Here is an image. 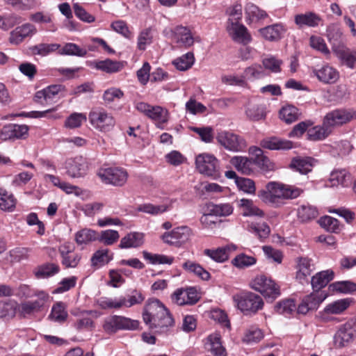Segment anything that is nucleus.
I'll list each match as a JSON object with an SVG mask.
<instances>
[{"label":"nucleus","instance_id":"nucleus-59","mask_svg":"<svg viewBox=\"0 0 356 356\" xmlns=\"http://www.w3.org/2000/svg\"><path fill=\"white\" fill-rule=\"evenodd\" d=\"M22 21V18L20 16L15 14L6 16L0 15V28L3 30H8Z\"/></svg>","mask_w":356,"mask_h":356},{"label":"nucleus","instance_id":"nucleus-38","mask_svg":"<svg viewBox=\"0 0 356 356\" xmlns=\"http://www.w3.org/2000/svg\"><path fill=\"white\" fill-rule=\"evenodd\" d=\"M352 298H343L329 304L325 308L327 314H339L345 311L352 303Z\"/></svg>","mask_w":356,"mask_h":356},{"label":"nucleus","instance_id":"nucleus-35","mask_svg":"<svg viewBox=\"0 0 356 356\" xmlns=\"http://www.w3.org/2000/svg\"><path fill=\"white\" fill-rule=\"evenodd\" d=\"M143 256L145 260L148 261L151 264L153 265H171L175 260V258L172 256H168L161 254H152L147 251H143Z\"/></svg>","mask_w":356,"mask_h":356},{"label":"nucleus","instance_id":"nucleus-58","mask_svg":"<svg viewBox=\"0 0 356 356\" xmlns=\"http://www.w3.org/2000/svg\"><path fill=\"white\" fill-rule=\"evenodd\" d=\"M256 261L255 257L242 253L236 256L232 263L238 268H245L255 264Z\"/></svg>","mask_w":356,"mask_h":356},{"label":"nucleus","instance_id":"nucleus-33","mask_svg":"<svg viewBox=\"0 0 356 356\" xmlns=\"http://www.w3.org/2000/svg\"><path fill=\"white\" fill-rule=\"evenodd\" d=\"M17 200L12 193L0 187V209L5 211H13L16 206Z\"/></svg>","mask_w":356,"mask_h":356},{"label":"nucleus","instance_id":"nucleus-21","mask_svg":"<svg viewBox=\"0 0 356 356\" xmlns=\"http://www.w3.org/2000/svg\"><path fill=\"white\" fill-rule=\"evenodd\" d=\"M175 34L177 42L186 47L192 46L195 41L200 42V38L199 37H193L191 30L185 26H177L175 29Z\"/></svg>","mask_w":356,"mask_h":356},{"label":"nucleus","instance_id":"nucleus-60","mask_svg":"<svg viewBox=\"0 0 356 356\" xmlns=\"http://www.w3.org/2000/svg\"><path fill=\"white\" fill-rule=\"evenodd\" d=\"M296 309V304L293 300L287 299L280 301L275 306L277 313L284 315L291 314Z\"/></svg>","mask_w":356,"mask_h":356},{"label":"nucleus","instance_id":"nucleus-51","mask_svg":"<svg viewBox=\"0 0 356 356\" xmlns=\"http://www.w3.org/2000/svg\"><path fill=\"white\" fill-rule=\"evenodd\" d=\"M245 113L247 117L251 120H259L265 117L264 106L251 102L248 103Z\"/></svg>","mask_w":356,"mask_h":356},{"label":"nucleus","instance_id":"nucleus-7","mask_svg":"<svg viewBox=\"0 0 356 356\" xmlns=\"http://www.w3.org/2000/svg\"><path fill=\"white\" fill-rule=\"evenodd\" d=\"M196 168L200 173L208 177H218L219 161L212 154H200L195 159Z\"/></svg>","mask_w":356,"mask_h":356},{"label":"nucleus","instance_id":"nucleus-19","mask_svg":"<svg viewBox=\"0 0 356 356\" xmlns=\"http://www.w3.org/2000/svg\"><path fill=\"white\" fill-rule=\"evenodd\" d=\"M286 31V29L282 24H275L259 30L262 37L269 41H277L280 40Z\"/></svg>","mask_w":356,"mask_h":356},{"label":"nucleus","instance_id":"nucleus-18","mask_svg":"<svg viewBox=\"0 0 356 356\" xmlns=\"http://www.w3.org/2000/svg\"><path fill=\"white\" fill-rule=\"evenodd\" d=\"M145 242V235L143 233L132 232L120 240L119 248L121 249L138 248L141 247Z\"/></svg>","mask_w":356,"mask_h":356},{"label":"nucleus","instance_id":"nucleus-16","mask_svg":"<svg viewBox=\"0 0 356 356\" xmlns=\"http://www.w3.org/2000/svg\"><path fill=\"white\" fill-rule=\"evenodd\" d=\"M355 337V330L351 323H346L340 327L334 335V343L337 347H344L352 342Z\"/></svg>","mask_w":356,"mask_h":356},{"label":"nucleus","instance_id":"nucleus-17","mask_svg":"<svg viewBox=\"0 0 356 356\" xmlns=\"http://www.w3.org/2000/svg\"><path fill=\"white\" fill-rule=\"evenodd\" d=\"M312 74L319 81L326 84L335 83L339 76L337 70L329 65H324L319 68H314Z\"/></svg>","mask_w":356,"mask_h":356},{"label":"nucleus","instance_id":"nucleus-11","mask_svg":"<svg viewBox=\"0 0 356 356\" xmlns=\"http://www.w3.org/2000/svg\"><path fill=\"white\" fill-rule=\"evenodd\" d=\"M192 234L191 229L187 226L178 227L171 232H165L161 239L165 243L180 247L188 241Z\"/></svg>","mask_w":356,"mask_h":356},{"label":"nucleus","instance_id":"nucleus-62","mask_svg":"<svg viewBox=\"0 0 356 356\" xmlns=\"http://www.w3.org/2000/svg\"><path fill=\"white\" fill-rule=\"evenodd\" d=\"M120 235L118 231L108 229L102 232L101 234H98V238L100 242L106 245H111L115 243L119 238Z\"/></svg>","mask_w":356,"mask_h":356},{"label":"nucleus","instance_id":"nucleus-48","mask_svg":"<svg viewBox=\"0 0 356 356\" xmlns=\"http://www.w3.org/2000/svg\"><path fill=\"white\" fill-rule=\"evenodd\" d=\"M60 45L56 43L47 44L40 43L31 48V52L34 55H40L42 56H47L58 49H60Z\"/></svg>","mask_w":356,"mask_h":356},{"label":"nucleus","instance_id":"nucleus-43","mask_svg":"<svg viewBox=\"0 0 356 356\" xmlns=\"http://www.w3.org/2000/svg\"><path fill=\"white\" fill-rule=\"evenodd\" d=\"M98 238V233L90 229H82L75 234V241L77 244H87Z\"/></svg>","mask_w":356,"mask_h":356},{"label":"nucleus","instance_id":"nucleus-53","mask_svg":"<svg viewBox=\"0 0 356 356\" xmlns=\"http://www.w3.org/2000/svg\"><path fill=\"white\" fill-rule=\"evenodd\" d=\"M229 248H219L216 250L206 249L204 251V254L211 258L217 262H224L229 258Z\"/></svg>","mask_w":356,"mask_h":356},{"label":"nucleus","instance_id":"nucleus-47","mask_svg":"<svg viewBox=\"0 0 356 356\" xmlns=\"http://www.w3.org/2000/svg\"><path fill=\"white\" fill-rule=\"evenodd\" d=\"M152 120L159 123H165L168 121V111L159 106H152L148 115H147Z\"/></svg>","mask_w":356,"mask_h":356},{"label":"nucleus","instance_id":"nucleus-40","mask_svg":"<svg viewBox=\"0 0 356 356\" xmlns=\"http://www.w3.org/2000/svg\"><path fill=\"white\" fill-rule=\"evenodd\" d=\"M318 214L316 208L309 204L301 205L298 209V217L303 222L312 220Z\"/></svg>","mask_w":356,"mask_h":356},{"label":"nucleus","instance_id":"nucleus-56","mask_svg":"<svg viewBox=\"0 0 356 356\" xmlns=\"http://www.w3.org/2000/svg\"><path fill=\"white\" fill-rule=\"evenodd\" d=\"M245 13L247 18L249 20H259L261 19H264L267 16L266 13L261 10L256 5L248 3L246 4L245 8Z\"/></svg>","mask_w":356,"mask_h":356},{"label":"nucleus","instance_id":"nucleus-5","mask_svg":"<svg viewBox=\"0 0 356 356\" xmlns=\"http://www.w3.org/2000/svg\"><path fill=\"white\" fill-rule=\"evenodd\" d=\"M250 285L252 289L270 300H274L280 295V286L271 278L264 275L257 276Z\"/></svg>","mask_w":356,"mask_h":356},{"label":"nucleus","instance_id":"nucleus-42","mask_svg":"<svg viewBox=\"0 0 356 356\" xmlns=\"http://www.w3.org/2000/svg\"><path fill=\"white\" fill-rule=\"evenodd\" d=\"M247 229L260 240L268 238L270 232V229L266 222H252L248 225Z\"/></svg>","mask_w":356,"mask_h":356},{"label":"nucleus","instance_id":"nucleus-6","mask_svg":"<svg viewBox=\"0 0 356 356\" xmlns=\"http://www.w3.org/2000/svg\"><path fill=\"white\" fill-rule=\"evenodd\" d=\"M324 120L332 131L356 119V111L353 109L337 108L325 114Z\"/></svg>","mask_w":356,"mask_h":356},{"label":"nucleus","instance_id":"nucleus-9","mask_svg":"<svg viewBox=\"0 0 356 356\" xmlns=\"http://www.w3.org/2000/svg\"><path fill=\"white\" fill-rule=\"evenodd\" d=\"M37 299L27 301L17 305V311L22 317L31 315L41 310L44 305L49 300V296L44 291H37L34 293Z\"/></svg>","mask_w":356,"mask_h":356},{"label":"nucleus","instance_id":"nucleus-36","mask_svg":"<svg viewBox=\"0 0 356 356\" xmlns=\"http://www.w3.org/2000/svg\"><path fill=\"white\" fill-rule=\"evenodd\" d=\"M60 270L59 266L53 263H47L38 266L34 270V274L37 278H45L53 276Z\"/></svg>","mask_w":356,"mask_h":356},{"label":"nucleus","instance_id":"nucleus-44","mask_svg":"<svg viewBox=\"0 0 356 356\" xmlns=\"http://www.w3.org/2000/svg\"><path fill=\"white\" fill-rule=\"evenodd\" d=\"M239 206L243 208V215L245 216H264V212L254 205L252 200L243 198L239 200Z\"/></svg>","mask_w":356,"mask_h":356},{"label":"nucleus","instance_id":"nucleus-22","mask_svg":"<svg viewBox=\"0 0 356 356\" xmlns=\"http://www.w3.org/2000/svg\"><path fill=\"white\" fill-rule=\"evenodd\" d=\"M260 145L270 150L289 149L293 147L291 141L277 137L265 138L260 141Z\"/></svg>","mask_w":356,"mask_h":356},{"label":"nucleus","instance_id":"nucleus-10","mask_svg":"<svg viewBox=\"0 0 356 356\" xmlns=\"http://www.w3.org/2000/svg\"><path fill=\"white\" fill-rule=\"evenodd\" d=\"M90 124L101 131H108L115 126V120L111 113L104 109H96L89 113Z\"/></svg>","mask_w":356,"mask_h":356},{"label":"nucleus","instance_id":"nucleus-29","mask_svg":"<svg viewBox=\"0 0 356 356\" xmlns=\"http://www.w3.org/2000/svg\"><path fill=\"white\" fill-rule=\"evenodd\" d=\"M312 259L307 257H300L298 261V271L296 273V278L302 282L307 280L312 272Z\"/></svg>","mask_w":356,"mask_h":356},{"label":"nucleus","instance_id":"nucleus-3","mask_svg":"<svg viewBox=\"0 0 356 356\" xmlns=\"http://www.w3.org/2000/svg\"><path fill=\"white\" fill-rule=\"evenodd\" d=\"M237 308L245 314H255L264 307L261 296L251 291H242L233 296Z\"/></svg>","mask_w":356,"mask_h":356},{"label":"nucleus","instance_id":"nucleus-1","mask_svg":"<svg viewBox=\"0 0 356 356\" xmlns=\"http://www.w3.org/2000/svg\"><path fill=\"white\" fill-rule=\"evenodd\" d=\"M143 321L152 330L156 332H163L169 327L173 326L174 319L169 310L156 298L149 299L143 312Z\"/></svg>","mask_w":356,"mask_h":356},{"label":"nucleus","instance_id":"nucleus-57","mask_svg":"<svg viewBox=\"0 0 356 356\" xmlns=\"http://www.w3.org/2000/svg\"><path fill=\"white\" fill-rule=\"evenodd\" d=\"M153 42V34L151 28H147L141 31L138 37V48L140 50H145L147 45Z\"/></svg>","mask_w":356,"mask_h":356},{"label":"nucleus","instance_id":"nucleus-23","mask_svg":"<svg viewBox=\"0 0 356 356\" xmlns=\"http://www.w3.org/2000/svg\"><path fill=\"white\" fill-rule=\"evenodd\" d=\"M294 20L299 28H302L303 26L316 27L322 22L321 17L312 12L296 15Z\"/></svg>","mask_w":356,"mask_h":356},{"label":"nucleus","instance_id":"nucleus-25","mask_svg":"<svg viewBox=\"0 0 356 356\" xmlns=\"http://www.w3.org/2000/svg\"><path fill=\"white\" fill-rule=\"evenodd\" d=\"M332 131L323 118L322 125L309 127L307 132V139L312 141L323 140L328 137Z\"/></svg>","mask_w":356,"mask_h":356},{"label":"nucleus","instance_id":"nucleus-12","mask_svg":"<svg viewBox=\"0 0 356 356\" xmlns=\"http://www.w3.org/2000/svg\"><path fill=\"white\" fill-rule=\"evenodd\" d=\"M98 175L103 182L118 186L124 185L128 177L127 171L120 168L101 169Z\"/></svg>","mask_w":356,"mask_h":356},{"label":"nucleus","instance_id":"nucleus-39","mask_svg":"<svg viewBox=\"0 0 356 356\" xmlns=\"http://www.w3.org/2000/svg\"><path fill=\"white\" fill-rule=\"evenodd\" d=\"M113 259V254H109L108 249H102L96 251L91 258L92 266L99 268L107 264Z\"/></svg>","mask_w":356,"mask_h":356},{"label":"nucleus","instance_id":"nucleus-31","mask_svg":"<svg viewBox=\"0 0 356 356\" xmlns=\"http://www.w3.org/2000/svg\"><path fill=\"white\" fill-rule=\"evenodd\" d=\"M94 66L96 69L106 73H115L120 71L122 68V65L120 62L109 58L104 60L95 61Z\"/></svg>","mask_w":356,"mask_h":356},{"label":"nucleus","instance_id":"nucleus-55","mask_svg":"<svg viewBox=\"0 0 356 356\" xmlns=\"http://www.w3.org/2000/svg\"><path fill=\"white\" fill-rule=\"evenodd\" d=\"M325 292L314 291L310 295L305 296L303 299L312 310L316 309L319 305L327 298Z\"/></svg>","mask_w":356,"mask_h":356},{"label":"nucleus","instance_id":"nucleus-34","mask_svg":"<svg viewBox=\"0 0 356 356\" xmlns=\"http://www.w3.org/2000/svg\"><path fill=\"white\" fill-rule=\"evenodd\" d=\"M67 316L68 314L66 310L65 304L58 302L53 305L49 318L55 322L62 323L67 320Z\"/></svg>","mask_w":356,"mask_h":356},{"label":"nucleus","instance_id":"nucleus-13","mask_svg":"<svg viewBox=\"0 0 356 356\" xmlns=\"http://www.w3.org/2000/svg\"><path fill=\"white\" fill-rule=\"evenodd\" d=\"M66 173L72 178H79L86 175L88 163L85 158L78 156L67 159L65 163Z\"/></svg>","mask_w":356,"mask_h":356},{"label":"nucleus","instance_id":"nucleus-2","mask_svg":"<svg viewBox=\"0 0 356 356\" xmlns=\"http://www.w3.org/2000/svg\"><path fill=\"white\" fill-rule=\"evenodd\" d=\"M302 193V189L294 186L270 181L265 189L259 191L258 196L266 204L279 206L282 200L297 198Z\"/></svg>","mask_w":356,"mask_h":356},{"label":"nucleus","instance_id":"nucleus-24","mask_svg":"<svg viewBox=\"0 0 356 356\" xmlns=\"http://www.w3.org/2000/svg\"><path fill=\"white\" fill-rule=\"evenodd\" d=\"M229 162L237 171L243 175H250L253 172L254 161L246 156H234Z\"/></svg>","mask_w":356,"mask_h":356},{"label":"nucleus","instance_id":"nucleus-41","mask_svg":"<svg viewBox=\"0 0 356 356\" xmlns=\"http://www.w3.org/2000/svg\"><path fill=\"white\" fill-rule=\"evenodd\" d=\"M182 266L187 272L193 273L203 280H208L210 278L209 273L197 263L187 261Z\"/></svg>","mask_w":356,"mask_h":356},{"label":"nucleus","instance_id":"nucleus-54","mask_svg":"<svg viewBox=\"0 0 356 356\" xmlns=\"http://www.w3.org/2000/svg\"><path fill=\"white\" fill-rule=\"evenodd\" d=\"M329 289L332 291L349 293L356 291V284L350 281L336 282L331 284Z\"/></svg>","mask_w":356,"mask_h":356},{"label":"nucleus","instance_id":"nucleus-49","mask_svg":"<svg viewBox=\"0 0 356 356\" xmlns=\"http://www.w3.org/2000/svg\"><path fill=\"white\" fill-rule=\"evenodd\" d=\"M298 109L293 106L283 107L280 111V118L288 124L295 122L299 118Z\"/></svg>","mask_w":356,"mask_h":356},{"label":"nucleus","instance_id":"nucleus-64","mask_svg":"<svg viewBox=\"0 0 356 356\" xmlns=\"http://www.w3.org/2000/svg\"><path fill=\"white\" fill-rule=\"evenodd\" d=\"M86 121V116L84 114L74 113L67 118L65 126L70 129H74L79 127Z\"/></svg>","mask_w":356,"mask_h":356},{"label":"nucleus","instance_id":"nucleus-52","mask_svg":"<svg viewBox=\"0 0 356 356\" xmlns=\"http://www.w3.org/2000/svg\"><path fill=\"white\" fill-rule=\"evenodd\" d=\"M59 54L61 55L76 56L79 57H84L87 54V50L79 47L74 43H66L60 50Z\"/></svg>","mask_w":356,"mask_h":356},{"label":"nucleus","instance_id":"nucleus-46","mask_svg":"<svg viewBox=\"0 0 356 356\" xmlns=\"http://www.w3.org/2000/svg\"><path fill=\"white\" fill-rule=\"evenodd\" d=\"M350 180V175L346 170H334L331 172L330 176V181L332 183V186H348Z\"/></svg>","mask_w":356,"mask_h":356},{"label":"nucleus","instance_id":"nucleus-45","mask_svg":"<svg viewBox=\"0 0 356 356\" xmlns=\"http://www.w3.org/2000/svg\"><path fill=\"white\" fill-rule=\"evenodd\" d=\"M195 62L194 54L192 52H188L186 54L176 58L172 61V64L180 71H185L192 67Z\"/></svg>","mask_w":356,"mask_h":356},{"label":"nucleus","instance_id":"nucleus-4","mask_svg":"<svg viewBox=\"0 0 356 356\" xmlns=\"http://www.w3.org/2000/svg\"><path fill=\"white\" fill-rule=\"evenodd\" d=\"M216 138L219 145L230 152H243L247 147L246 141L243 137L229 131H218Z\"/></svg>","mask_w":356,"mask_h":356},{"label":"nucleus","instance_id":"nucleus-26","mask_svg":"<svg viewBox=\"0 0 356 356\" xmlns=\"http://www.w3.org/2000/svg\"><path fill=\"white\" fill-rule=\"evenodd\" d=\"M36 29L35 26L29 23L24 24L21 26L17 27L11 32L10 41L11 43L19 44L22 40L32 34L35 33Z\"/></svg>","mask_w":356,"mask_h":356},{"label":"nucleus","instance_id":"nucleus-50","mask_svg":"<svg viewBox=\"0 0 356 356\" xmlns=\"http://www.w3.org/2000/svg\"><path fill=\"white\" fill-rule=\"evenodd\" d=\"M336 55L350 68H353L356 62V51L347 49L345 45L334 52Z\"/></svg>","mask_w":356,"mask_h":356},{"label":"nucleus","instance_id":"nucleus-63","mask_svg":"<svg viewBox=\"0 0 356 356\" xmlns=\"http://www.w3.org/2000/svg\"><path fill=\"white\" fill-rule=\"evenodd\" d=\"M236 186L240 191L248 194H254L256 191L254 181L249 178L240 177L236 179Z\"/></svg>","mask_w":356,"mask_h":356},{"label":"nucleus","instance_id":"nucleus-14","mask_svg":"<svg viewBox=\"0 0 356 356\" xmlns=\"http://www.w3.org/2000/svg\"><path fill=\"white\" fill-rule=\"evenodd\" d=\"M172 302L178 305H194L199 300L197 290L193 287L178 289L172 294Z\"/></svg>","mask_w":356,"mask_h":356},{"label":"nucleus","instance_id":"nucleus-30","mask_svg":"<svg viewBox=\"0 0 356 356\" xmlns=\"http://www.w3.org/2000/svg\"><path fill=\"white\" fill-rule=\"evenodd\" d=\"M97 314V312L95 311H82L79 315L74 314L79 317L76 321L74 323V327L77 330H81L83 329H92L94 327V322L88 316L89 314Z\"/></svg>","mask_w":356,"mask_h":356},{"label":"nucleus","instance_id":"nucleus-37","mask_svg":"<svg viewBox=\"0 0 356 356\" xmlns=\"http://www.w3.org/2000/svg\"><path fill=\"white\" fill-rule=\"evenodd\" d=\"M314 159L311 157L298 158L293 159L290 166L301 174H307L313 167Z\"/></svg>","mask_w":356,"mask_h":356},{"label":"nucleus","instance_id":"nucleus-27","mask_svg":"<svg viewBox=\"0 0 356 356\" xmlns=\"http://www.w3.org/2000/svg\"><path fill=\"white\" fill-rule=\"evenodd\" d=\"M327 38L334 52H336L344 45L341 40L342 32L336 24H330L327 26Z\"/></svg>","mask_w":356,"mask_h":356},{"label":"nucleus","instance_id":"nucleus-28","mask_svg":"<svg viewBox=\"0 0 356 356\" xmlns=\"http://www.w3.org/2000/svg\"><path fill=\"white\" fill-rule=\"evenodd\" d=\"M29 127L24 124H9L3 128L1 137L3 139L22 138L28 134Z\"/></svg>","mask_w":356,"mask_h":356},{"label":"nucleus","instance_id":"nucleus-61","mask_svg":"<svg viewBox=\"0 0 356 356\" xmlns=\"http://www.w3.org/2000/svg\"><path fill=\"white\" fill-rule=\"evenodd\" d=\"M120 299L121 307H130L134 305L141 303L144 300L145 297L141 292L136 291L132 295L127 296V298L122 297Z\"/></svg>","mask_w":356,"mask_h":356},{"label":"nucleus","instance_id":"nucleus-20","mask_svg":"<svg viewBox=\"0 0 356 356\" xmlns=\"http://www.w3.org/2000/svg\"><path fill=\"white\" fill-rule=\"evenodd\" d=\"M334 278V272L332 270H322L312 277L311 284L314 291L323 292L324 288Z\"/></svg>","mask_w":356,"mask_h":356},{"label":"nucleus","instance_id":"nucleus-8","mask_svg":"<svg viewBox=\"0 0 356 356\" xmlns=\"http://www.w3.org/2000/svg\"><path fill=\"white\" fill-rule=\"evenodd\" d=\"M138 324V321L120 316H112L105 318L103 329L106 332L113 334L120 330L136 329Z\"/></svg>","mask_w":356,"mask_h":356},{"label":"nucleus","instance_id":"nucleus-32","mask_svg":"<svg viewBox=\"0 0 356 356\" xmlns=\"http://www.w3.org/2000/svg\"><path fill=\"white\" fill-rule=\"evenodd\" d=\"M210 343V351L216 356H227L226 349L222 345L221 337L219 333H213L210 334L208 338Z\"/></svg>","mask_w":356,"mask_h":356},{"label":"nucleus","instance_id":"nucleus-15","mask_svg":"<svg viewBox=\"0 0 356 356\" xmlns=\"http://www.w3.org/2000/svg\"><path fill=\"white\" fill-rule=\"evenodd\" d=\"M226 29L229 35L236 42L246 44L252 40L247 28L239 22L227 24Z\"/></svg>","mask_w":356,"mask_h":356}]
</instances>
